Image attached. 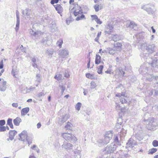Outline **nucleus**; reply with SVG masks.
Segmentation results:
<instances>
[{
    "mask_svg": "<svg viewBox=\"0 0 158 158\" xmlns=\"http://www.w3.org/2000/svg\"><path fill=\"white\" fill-rule=\"evenodd\" d=\"M124 26L126 27L129 28L130 29H133L136 31L138 29V27L136 23L133 21L128 20L124 23Z\"/></svg>",
    "mask_w": 158,
    "mask_h": 158,
    "instance_id": "8",
    "label": "nucleus"
},
{
    "mask_svg": "<svg viewBox=\"0 0 158 158\" xmlns=\"http://www.w3.org/2000/svg\"><path fill=\"white\" fill-rule=\"evenodd\" d=\"M30 33L31 35L33 36L36 37L40 36L41 35L42 33L39 31H34L32 30H31L30 31Z\"/></svg>",
    "mask_w": 158,
    "mask_h": 158,
    "instance_id": "17",
    "label": "nucleus"
},
{
    "mask_svg": "<svg viewBox=\"0 0 158 158\" xmlns=\"http://www.w3.org/2000/svg\"><path fill=\"white\" fill-rule=\"evenodd\" d=\"M137 145L135 141L131 138L130 139L126 144V148H132L135 145Z\"/></svg>",
    "mask_w": 158,
    "mask_h": 158,
    "instance_id": "10",
    "label": "nucleus"
},
{
    "mask_svg": "<svg viewBox=\"0 0 158 158\" xmlns=\"http://www.w3.org/2000/svg\"><path fill=\"white\" fill-rule=\"evenodd\" d=\"M103 68V66L102 65H101L98 67V73L99 74L102 73V70Z\"/></svg>",
    "mask_w": 158,
    "mask_h": 158,
    "instance_id": "36",
    "label": "nucleus"
},
{
    "mask_svg": "<svg viewBox=\"0 0 158 158\" xmlns=\"http://www.w3.org/2000/svg\"><path fill=\"white\" fill-rule=\"evenodd\" d=\"M157 151V149L156 148H153L152 149H150L148 152L149 154H152L153 153L156 152Z\"/></svg>",
    "mask_w": 158,
    "mask_h": 158,
    "instance_id": "38",
    "label": "nucleus"
},
{
    "mask_svg": "<svg viewBox=\"0 0 158 158\" xmlns=\"http://www.w3.org/2000/svg\"><path fill=\"white\" fill-rule=\"evenodd\" d=\"M6 130V127L5 126H0V132L4 131Z\"/></svg>",
    "mask_w": 158,
    "mask_h": 158,
    "instance_id": "55",
    "label": "nucleus"
},
{
    "mask_svg": "<svg viewBox=\"0 0 158 158\" xmlns=\"http://www.w3.org/2000/svg\"><path fill=\"white\" fill-rule=\"evenodd\" d=\"M19 136L20 138L19 139L21 140H24L27 138V133L26 131H23L21 134H19Z\"/></svg>",
    "mask_w": 158,
    "mask_h": 158,
    "instance_id": "16",
    "label": "nucleus"
},
{
    "mask_svg": "<svg viewBox=\"0 0 158 158\" xmlns=\"http://www.w3.org/2000/svg\"><path fill=\"white\" fill-rule=\"evenodd\" d=\"M117 147V145L112 143L108 145L106 147L104 152L105 153L107 154L113 153L116 150Z\"/></svg>",
    "mask_w": 158,
    "mask_h": 158,
    "instance_id": "7",
    "label": "nucleus"
},
{
    "mask_svg": "<svg viewBox=\"0 0 158 158\" xmlns=\"http://www.w3.org/2000/svg\"><path fill=\"white\" fill-rule=\"evenodd\" d=\"M26 139H27L28 143L29 145H30L32 143V138H30L29 137H27V138Z\"/></svg>",
    "mask_w": 158,
    "mask_h": 158,
    "instance_id": "50",
    "label": "nucleus"
},
{
    "mask_svg": "<svg viewBox=\"0 0 158 158\" xmlns=\"http://www.w3.org/2000/svg\"><path fill=\"white\" fill-rule=\"evenodd\" d=\"M142 40H139V44L138 46L139 48L143 51V52L141 53L140 56L142 59L145 60L147 58L149 57V54H152L155 51L156 47L154 44H147L145 42Z\"/></svg>",
    "mask_w": 158,
    "mask_h": 158,
    "instance_id": "2",
    "label": "nucleus"
},
{
    "mask_svg": "<svg viewBox=\"0 0 158 158\" xmlns=\"http://www.w3.org/2000/svg\"><path fill=\"white\" fill-rule=\"evenodd\" d=\"M146 128L149 130L154 131L156 129L158 126L157 120L153 118H150L147 120H144Z\"/></svg>",
    "mask_w": 158,
    "mask_h": 158,
    "instance_id": "3",
    "label": "nucleus"
},
{
    "mask_svg": "<svg viewBox=\"0 0 158 158\" xmlns=\"http://www.w3.org/2000/svg\"><path fill=\"white\" fill-rule=\"evenodd\" d=\"M153 92L154 93V90H151V91L149 90L147 92V93H148V95L151 96L153 94Z\"/></svg>",
    "mask_w": 158,
    "mask_h": 158,
    "instance_id": "60",
    "label": "nucleus"
},
{
    "mask_svg": "<svg viewBox=\"0 0 158 158\" xmlns=\"http://www.w3.org/2000/svg\"><path fill=\"white\" fill-rule=\"evenodd\" d=\"M118 136L115 135L114 137V142L118 145L120 143V142L118 140Z\"/></svg>",
    "mask_w": 158,
    "mask_h": 158,
    "instance_id": "37",
    "label": "nucleus"
},
{
    "mask_svg": "<svg viewBox=\"0 0 158 158\" xmlns=\"http://www.w3.org/2000/svg\"><path fill=\"white\" fill-rule=\"evenodd\" d=\"M12 105L13 107L16 108L18 106V103H12Z\"/></svg>",
    "mask_w": 158,
    "mask_h": 158,
    "instance_id": "63",
    "label": "nucleus"
},
{
    "mask_svg": "<svg viewBox=\"0 0 158 158\" xmlns=\"http://www.w3.org/2000/svg\"><path fill=\"white\" fill-rule=\"evenodd\" d=\"M22 13L24 16L27 19L30 18L31 15L32 14L31 10L28 8H26L25 10H23Z\"/></svg>",
    "mask_w": 158,
    "mask_h": 158,
    "instance_id": "9",
    "label": "nucleus"
},
{
    "mask_svg": "<svg viewBox=\"0 0 158 158\" xmlns=\"http://www.w3.org/2000/svg\"><path fill=\"white\" fill-rule=\"evenodd\" d=\"M44 95L45 94L44 92H43V91H42V92L39 93L37 94V96L38 98H41L43 97Z\"/></svg>",
    "mask_w": 158,
    "mask_h": 158,
    "instance_id": "49",
    "label": "nucleus"
},
{
    "mask_svg": "<svg viewBox=\"0 0 158 158\" xmlns=\"http://www.w3.org/2000/svg\"><path fill=\"white\" fill-rule=\"evenodd\" d=\"M94 9L96 12H98L99 10V6L97 4L95 5L94 6Z\"/></svg>",
    "mask_w": 158,
    "mask_h": 158,
    "instance_id": "54",
    "label": "nucleus"
},
{
    "mask_svg": "<svg viewBox=\"0 0 158 158\" xmlns=\"http://www.w3.org/2000/svg\"><path fill=\"white\" fill-rule=\"evenodd\" d=\"M115 108L117 110H120V112L124 111V109H123L121 108L120 105L117 103H115Z\"/></svg>",
    "mask_w": 158,
    "mask_h": 158,
    "instance_id": "32",
    "label": "nucleus"
},
{
    "mask_svg": "<svg viewBox=\"0 0 158 158\" xmlns=\"http://www.w3.org/2000/svg\"><path fill=\"white\" fill-rule=\"evenodd\" d=\"M63 40H58L56 42V45L59 46L60 48L61 47V45L63 44Z\"/></svg>",
    "mask_w": 158,
    "mask_h": 158,
    "instance_id": "46",
    "label": "nucleus"
},
{
    "mask_svg": "<svg viewBox=\"0 0 158 158\" xmlns=\"http://www.w3.org/2000/svg\"><path fill=\"white\" fill-rule=\"evenodd\" d=\"M141 8L146 10L148 14L150 15H154L156 11L154 5L152 4L142 5Z\"/></svg>",
    "mask_w": 158,
    "mask_h": 158,
    "instance_id": "5",
    "label": "nucleus"
},
{
    "mask_svg": "<svg viewBox=\"0 0 158 158\" xmlns=\"http://www.w3.org/2000/svg\"><path fill=\"white\" fill-rule=\"evenodd\" d=\"M113 25L110 24H108L105 28V33L106 34H110L113 31Z\"/></svg>",
    "mask_w": 158,
    "mask_h": 158,
    "instance_id": "14",
    "label": "nucleus"
},
{
    "mask_svg": "<svg viewBox=\"0 0 158 158\" xmlns=\"http://www.w3.org/2000/svg\"><path fill=\"white\" fill-rule=\"evenodd\" d=\"M60 89L61 90V94H62L64 92V90H65L66 87L65 85H60L59 86Z\"/></svg>",
    "mask_w": 158,
    "mask_h": 158,
    "instance_id": "45",
    "label": "nucleus"
},
{
    "mask_svg": "<svg viewBox=\"0 0 158 158\" xmlns=\"http://www.w3.org/2000/svg\"><path fill=\"white\" fill-rule=\"evenodd\" d=\"M152 144L154 147L158 146V141L156 140H153L152 142Z\"/></svg>",
    "mask_w": 158,
    "mask_h": 158,
    "instance_id": "47",
    "label": "nucleus"
},
{
    "mask_svg": "<svg viewBox=\"0 0 158 158\" xmlns=\"http://www.w3.org/2000/svg\"><path fill=\"white\" fill-rule=\"evenodd\" d=\"M97 85L96 83L94 81H91L90 83V88L91 89H94Z\"/></svg>",
    "mask_w": 158,
    "mask_h": 158,
    "instance_id": "44",
    "label": "nucleus"
},
{
    "mask_svg": "<svg viewBox=\"0 0 158 158\" xmlns=\"http://www.w3.org/2000/svg\"><path fill=\"white\" fill-rule=\"evenodd\" d=\"M59 0H52L51 1V3L53 5L54 3H57L59 2Z\"/></svg>",
    "mask_w": 158,
    "mask_h": 158,
    "instance_id": "58",
    "label": "nucleus"
},
{
    "mask_svg": "<svg viewBox=\"0 0 158 158\" xmlns=\"http://www.w3.org/2000/svg\"><path fill=\"white\" fill-rule=\"evenodd\" d=\"M122 44L119 42L116 43L114 44V47L116 51H120L122 49Z\"/></svg>",
    "mask_w": 158,
    "mask_h": 158,
    "instance_id": "21",
    "label": "nucleus"
},
{
    "mask_svg": "<svg viewBox=\"0 0 158 158\" xmlns=\"http://www.w3.org/2000/svg\"><path fill=\"white\" fill-rule=\"evenodd\" d=\"M6 81H3L2 85L0 86V90L1 91H4L6 89Z\"/></svg>",
    "mask_w": 158,
    "mask_h": 158,
    "instance_id": "27",
    "label": "nucleus"
},
{
    "mask_svg": "<svg viewBox=\"0 0 158 158\" xmlns=\"http://www.w3.org/2000/svg\"><path fill=\"white\" fill-rule=\"evenodd\" d=\"M143 34L142 33H139L137 36V37H139V40H143L144 39V36L143 35Z\"/></svg>",
    "mask_w": 158,
    "mask_h": 158,
    "instance_id": "51",
    "label": "nucleus"
},
{
    "mask_svg": "<svg viewBox=\"0 0 158 158\" xmlns=\"http://www.w3.org/2000/svg\"><path fill=\"white\" fill-rule=\"evenodd\" d=\"M120 100L122 104L126 103L127 102V101L126 99L124 98L121 97L120 99Z\"/></svg>",
    "mask_w": 158,
    "mask_h": 158,
    "instance_id": "48",
    "label": "nucleus"
},
{
    "mask_svg": "<svg viewBox=\"0 0 158 158\" xmlns=\"http://www.w3.org/2000/svg\"><path fill=\"white\" fill-rule=\"evenodd\" d=\"M107 51H109V53L110 54L113 55L114 54L116 51L114 48H107Z\"/></svg>",
    "mask_w": 158,
    "mask_h": 158,
    "instance_id": "34",
    "label": "nucleus"
},
{
    "mask_svg": "<svg viewBox=\"0 0 158 158\" xmlns=\"http://www.w3.org/2000/svg\"><path fill=\"white\" fill-rule=\"evenodd\" d=\"M101 32H98L97 35V36L96 38L95 39V40H98L99 38V36L101 35Z\"/></svg>",
    "mask_w": 158,
    "mask_h": 158,
    "instance_id": "64",
    "label": "nucleus"
},
{
    "mask_svg": "<svg viewBox=\"0 0 158 158\" xmlns=\"http://www.w3.org/2000/svg\"><path fill=\"white\" fill-rule=\"evenodd\" d=\"M54 52V50L52 49H47L46 51V53L49 56H52L53 52Z\"/></svg>",
    "mask_w": 158,
    "mask_h": 158,
    "instance_id": "31",
    "label": "nucleus"
},
{
    "mask_svg": "<svg viewBox=\"0 0 158 158\" xmlns=\"http://www.w3.org/2000/svg\"><path fill=\"white\" fill-rule=\"evenodd\" d=\"M6 122L4 120H0V125L2 126L5 124Z\"/></svg>",
    "mask_w": 158,
    "mask_h": 158,
    "instance_id": "56",
    "label": "nucleus"
},
{
    "mask_svg": "<svg viewBox=\"0 0 158 158\" xmlns=\"http://www.w3.org/2000/svg\"><path fill=\"white\" fill-rule=\"evenodd\" d=\"M64 77H66L67 78H68L69 76V75L68 73V71L66 70L65 71L64 73Z\"/></svg>",
    "mask_w": 158,
    "mask_h": 158,
    "instance_id": "53",
    "label": "nucleus"
},
{
    "mask_svg": "<svg viewBox=\"0 0 158 158\" xmlns=\"http://www.w3.org/2000/svg\"><path fill=\"white\" fill-rule=\"evenodd\" d=\"M72 125L71 123L68 122L67 124L65 126V128L67 130L70 129Z\"/></svg>",
    "mask_w": 158,
    "mask_h": 158,
    "instance_id": "40",
    "label": "nucleus"
},
{
    "mask_svg": "<svg viewBox=\"0 0 158 158\" xmlns=\"http://www.w3.org/2000/svg\"><path fill=\"white\" fill-rule=\"evenodd\" d=\"M16 27L15 28V31L17 32L19 30V24H20V19L19 17V13L18 10L16 11Z\"/></svg>",
    "mask_w": 158,
    "mask_h": 158,
    "instance_id": "13",
    "label": "nucleus"
},
{
    "mask_svg": "<svg viewBox=\"0 0 158 158\" xmlns=\"http://www.w3.org/2000/svg\"><path fill=\"white\" fill-rule=\"evenodd\" d=\"M40 76L39 74H36L35 78V80L38 82H40Z\"/></svg>",
    "mask_w": 158,
    "mask_h": 158,
    "instance_id": "43",
    "label": "nucleus"
},
{
    "mask_svg": "<svg viewBox=\"0 0 158 158\" xmlns=\"http://www.w3.org/2000/svg\"><path fill=\"white\" fill-rule=\"evenodd\" d=\"M85 15L83 14H82L80 16H78L76 19V20L79 21L83 19H85Z\"/></svg>",
    "mask_w": 158,
    "mask_h": 158,
    "instance_id": "39",
    "label": "nucleus"
},
{
    "mask_svg": "<svg viewBox=\"0 0 158 158\" xmlns=\"http://www.w3.org/2000/svg\"><path fill=\"white\" fill-rule=\"evenodd\" d=\"M54 78L58 81L61 79H63L64 78V76L62 75L59 73L56 74V75L54 77Z\"/></svg>",
    "mask_w": 158,
    "mask_h": 158,
    "instance_id": "28",
    "label": "nucleus"
},
{
    "mask_svg": "<svg viewBox=\"0 0 158 158\" xmlns=\"http://www.w3.org/2000/svg\"><path fill=\"white\" fill-rule=\"evenodd\" d=\"M154 82V83L158 84V76H156L155 77Z\"/></svg>",
    "mask_w": 158,
    "mask_h": 158,
    "instance_id": "59",
    "label": "nucleus"
},
{
    "mask_svg": "<svg viewBox=\"0 0 158 158\" xmlns=\"http://www.w3.org/2000/svg\"><path fill=\"white\" fill-rule=\"evenodd\" d=\"M21 122L22 120L19 117H17L13 120L14 123V125L16 126H19L20 123Z\"/></svg>",
    "mask_w": 158,
    "mask_h": 158,
    "instance_id": "24",
    "label": "nucleus"
},
{
    "mask_svg": "<svg viewBox=\"0 0 158 158\" xmlns=\"http://www.w3.org/2000/svg\"><path fill=\"white\" fill-rule=\"evenodd\" d=\"M50 27L52 30V31H56L57 30L56 24L54 23L52 24L50 26Z\"/></svg>",
    "mask_w": 158,
    "mask_h": 158,
    "instance_id": "35",
    "label": "nucleus"
},
{
    "mask_svg": "<svg viewBox=\"0 0 158 158\" xmlns=\"http://www.w3.org/2000/svg\"><path fill=\"white\" fill-rule=\"evenodd\" d=\"M157 88L156 89V90H154V95H157L158 96V85Z\"/></svg>",
    "mask_w": 158,
    "mask_h": 158,
    "instance_id": "61",
    "label": "nucleus"
},
{
    "mask_svg": "<svg viewBox=\"0 0 158 158\" xmlns=\"http://www.w3.org/2000/svg\"><path fill=\"white\" fill-rule=\"evenodd\" d=\"M77 6L78 9H75L73 12L74 15L76 16L78 15L79 14H81L82 13V12L81 11V7L78 6L77 5Z\"/></svg>",
    "mask_w": 158,
    "mask_h": 158,
    "instance_id": "22",
    "label": "nucleus"
},
{
    "mask_svg": "<svg viewBox=\"0 0 158 158\" xmlns=\"http://www.w3.org/2000/svg\"><path fill=\"white\" fill-rule=\"evenodd\" d=\"M118 37V36L117 35L115 34V35H111V36H110V37H111L112 38V40H114L117 39Z\"/></svg>",
    "mask_w": 158,
    "mask_h": 158,
    "instance_id": "52",
    "label": "nucleus"
},
{
    "mask_svg": "<svg viewBox=\"0 0 158 158\" xmlns=\"http://www.w3.org/2000/svg\"><path fill=\"white\" fill-rule=\"evenodd\" d=\"M145 60L146 63L142 65L139 69L140 73L145 75L151 71L150 69H148L147 68V66L148 65L149 67H151L152 70L156 71H158V56H157L153 58L147 57Z\"/></svg>",
    "mask_w": 158,
    "mask_h": 158,
    "instance_id": "1",
    "label": "nucleus"
},
{
    "mask_svg": "<svg viewBox=\"0 0 158 158\" xmlns=\"http://www.w3.org/2000/svg\"><path fill=\"white\" fill-rule=\"evenodd\" d=\"M112 136L113 134L112 131H110L107 132L106 133L103 140H98L97 142L99 143V146L107 144L109 142L110 140L112 139Z\"/></svg>",
    "mask_w": 158,
    "mask_h": 158,
    "instance_id": "4",
    "label": "nucleus"
},
{
    "mask_svg": "<svg viewBox=\"0 0 158 158\" xmlns=\"http://www.w3.org/2000/svg\"><path fill=\"white\" fill-rule=\"evenodd\" d=\"M92 20H94L97 24H101L102 23V22L100 21V19L98 18L97 16L96 15H92L91 16Z\"/></svg>",
    "mask_w": 158,
    "mask_h": 158,
    "instance_id": "20",
    "label": "nucleus"
},
{
    "mask_svg": "<svg viewBox=\"0 0 158 158\" xmlns=\"http://www.w3.org/2000/svg\"><path fill=\"white\" fill-rule=\"evenodd\" d=\"M74 153L75 154L78 155L79 156L80 158L81 157L80 153L79 150H77V151H74Z\"/></svg>",
    "mask_w": 158,
    "mask_h": 158,
    "instance_id": "62",
    "label": "nucleus"
},
{
    "mask_svg": "<svg viewBox=\"0 0 158 158\" xmlns=\"http://www.w3.org/2000/svg\"><path fill=\"white\" fill-rule=\"evenodd\" d=\"M86 77L87 78L91 79H94L95 78V77L94 76V75L91 74L90 73L86 74Z\"/></svg>",
    "mask_w": 158,
    "mask_h": 158,
    "instance_id": "41",
    "label": "nucleus"
},
{
    "mask_svg": "<svg viewBox=\"0 0 158 158\" xmlns=\"http://www.w3.org/2000/svg\"><path fill=\"white\" fill-rule=\"evenodd\" d=\"M56 10L57 11V12L60 14L61 16L62 15L61 13L63 11V9L62 7L60 4H57L54 6Z\"/></svg>",
    "mask_w": 158,
    "mask_h": 158,
    "instance_id": "19",
    "label": "nucleus"
},
{
    "mask_svg": "<svg viewBox=\"0 0 158 158\" xmlns=\"http://www.w3.org/2000/svg\"><path fill=\"white\" fill-rule=\"evenodd\" d=\"M29 111V108L28 107H27L23 108L21 110V115L22 116H24Z\"/></svg>",
    "mask_w": 158,
    "mask_h": 158,
    "instance_id": "26",
    "label": "nucleus"
},
{
    "mask_svg": "<svg viewBox=\"0 0 158 158\" xmlns=\"http://www.w3.org/2000/svg\"><path fill=\"white\" fill-rule=\"evenodd\" d=\"M73 147V146L72 144L68 143L66 141H64L62 145V148L66 151L72 149Z\"/></svg>",
    "mask_w": 158,
    "mask_h": 158,
    "instance_id": "11",
    "label": "nucleus"
},
{
    "mask_svg": "<svg viewBox=\"0 0 158 158\" xmlns=\"http://www.w3.org/2000/svg\"><path fill=\"white\" fill-rule=\"evenodd\" d=\"M153 107L151 106H148L144 107L143 109V111L144 112H147L146 113H150L152 112V110Z\"/></svg>",
    "mask_w": 158,
    "mask_h": 158,
    "instance_id": "23",
    "label": "nucleus"
},
{
    "mask_svg": "<svg viewBox=\"0 0 158 158\" xmlns=\"http://www.w3.org/2000/svg\"><path fill=\"white\" fill-rule=\"evenodd\" d=\"M150 73H151L150 72L145 74L146 80L150 82H154L155 77L152 74H149Z\"/></svg>",
    "mask_w": 158,
    "mask_h": 158,
    "instance_id": "15",
    "label": "nucleus"
},
{
    "mask_svg": "<svg viewBox=\"0 0 158 158\" xmlns=\"http://www.w3.org/2000/svg\"><path fill=\"white\" fill-rule=\"evenodd\" d=\"M117 71L116 72V73H117V72L118 71L119 74L120 75H123V76L125 74V72L121 68H119L117 69Z\"/></svg>",
    "mask_w": 158,
    "mask_h": 158,
    "instance_id": "33",
    "label": "nucleus"
},
{
    "mask_svg": "<svg viewBox=\"0 0 158 158\" xmlns=\"http://www.w3.org/2000/svg\"><path fill=\"white\" fill-rule=\"evenodd\" d=\"M123 123L122 119L121 117H119L118 119V122L116 125V126L117 128H120V125L122 124Z\"/></svg>",
    "mask_w": 158,
    "mask_h": 158,
    "instance_id": "30",
    "label": "nucleus"
},
{
    "mask_svg": "<svg viewBox=\"0 0 158 158\" xmlns=\"http://www.w3.org/2000/svg\"><path fill=\"white\" fill-rule=\"evenodd\" d=\"M61 136L66 140L71 142H74L77 140L76 138L74 135L70 133H63L62 134Z\"/></svg>",
    "mask_w": 158,
    "mask_h": 158,
    "instance_id": "6",
    "label": "nucleus"
},
{
    "mask_svg": "<svg viewBox=\"0 0 158 158\" xmlns=\"http://www.w3.org/2000/svg\"><path fill=\"white\" fill-rule=\"evenodd\" d=\"M17 132L15 130H10L9 132V137L10 140H12L15 136L17 134Z\"/></svg>",
    "mask_w": 158,
    "mask_h": 158,
    "instance_id": "18",
    "label": "nucleus"
},
{
    "mask_svg": "<svg viewBox=\"0 0 158 158\" xmlns=\"http://www.w3.org/2000/svg\"><path fill=\"white\" fill-rule=\"evenodd\" d=\"M101 57L98 54H96L95 63L96 64H99L101 62Z\"/></svg>",
    "mask_w": 158,
    "mask_h": 158,
    "instance_id": "29",
    "label": "nucleus"
},
{
    "mask_svg": "<svg viewBox=\"0 0 158 158\" xmlns=\"http://www.w3.org/2000/svg\"><path fill=\"white\" fill-rule=\"evenodd\" d=\"M81 105V102H78L75 106V108L78 111H79L80 110Z\"/></svg>",
    "mask_w": 158,
    "mask_h": 158,
    "instance_id": "42",
    "label": "nucleus"
},
{
    "mask_svg": "<svg viewBox=\"0 0 158 158\" xmlns=\"http://www.w3.org/2000/svg\"><path fill=\"white\" fill-rule=\"evenodd\" d=\"M69 54V52L68 50L66 49H64L59 51V55L62 58H64L68 56Z\"/></svg>",
    "mask_w": 158,
    "mask_h": 158,
    "instance_id": "12",
    "label": "nucleus"
},
{
    "mask_svg": "<svg viewBox=\"0 0 158 158\" xmlns=\"http://www.w3.org/2000/svg\"><path fill=\"white\" fill-rule=\"evenodd\" d=\"M70 117V116L69 114H66L64 115L61 118L60 122L61 123H64Z\"/></svg>",
    "mask_w": 158,
    "mask_h": 158,
    "instance_id": "25",
    "label": "nucleus"
},
{
    "mask_svg": "<svg viewBox=\"0 0 158 158\" xmlns=\"http://www.w3.org/2000/svg\"><path fill=\"white\" fill-rule=\"evenodd\" d=\"M12 119L11 118H9L7 120V124L8 125L12 123Z\"/></svg>",
    "mask_w": 158,
    "mask_h": 158,
    "instance_id": "57",
    "label": "nucleus"
}]
</instances>
